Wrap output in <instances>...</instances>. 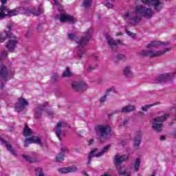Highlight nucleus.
<instances>
[{"mask_svg": "<svg viewBox=\"0 0 176 176\" xmlns=\"http://www.w3.org/2000/svg\"><path fill=\"white\" fill-rule=\"evenodd\" d=\"M168 43L162 41H153L147 44V49H163L164 46H168Z\"/></svg>", "mask_w": 176, "mask_h": 176, "instance_id": "17", "label": "nucleus"}, {"mask_svg": "<svg viewBox=\"0 0 176 176\" xmlns=\"http://www.w3.org/2000/svg\"><path fill=\"white\" fill-rule=\"evenodd\" d=\"M122 35H123V32H118L116 34V36H122Z\"/></svg>", "mask_w": 176, "mask_h": 176, "instance_id": "48", "label": "nucleus"}, {"mask_svg": "<svg viewBox=\"0 0 176 176\" xmlns=\"http://www.w3.org/2000/svg\"><path fill=\"white\" fill-rule=\"evenodd\" d=\"M36 176H45V172L41 168H36Z\"/></svg>", "mask_w": 176, "mask_h": 176, "instance_id": "35", "label": "nucleus"}, {"mask_svg": "<svg viewBox=\"0 0 176 176\" xmlns=\"http://www.w3.org/2000/svg\"><path fill=\"white\" fill-rule=\"evenodd\" d=\"M150 176H156V175L155 174H152Z\"/></svg>", "mask_w": 176, "mask_h": 176, "instance_id": "53", "label": "nucleus"}, {"mask_svg": "<svg viewBox=\"0 0 176 176\" xmlns=\"http://www.w3.org/2000/svg\"><path fill=\"white\" fill-rule=\"evenodd\" d=\"M68 129V124L65 121H59L55 126L54 131L59 141L65 137V130Z\"/></svg>", "mask_w": 176, "mask_h": 176, "instance_id": "6", "label": "nucleus"}, {"mask_svg": "<svg viewBox=\"0 0 176 176\" xmlns=\"http://www.w3.org/2000/svg\"><path fill=\"white\" fill-rule=\"evenodd\" d=\"M128 122H129V120H124L123 124L126 125V124H127Z\"/></svg>", "mask_w": 176, "mask_h": 176, "instance_id": "50", "label": "nucleus"}, {"mask_svg": "<svg viewBox=\"0 0 176 176\" xmlns=\"http://www.w3.org/2000/svg\"><path fill=\"white\" fill-rule=\"evenodd\" d=\"M22 157L23 159H25V160H27L28 162H34L32 160V158H31V157L28 156V155H22Z\"/></svg>", "mask_w": 176, "mask_h": 176, "instance_id": "40", "label": "nucleus"}, {"mask_svg": "<svg viewBox=\"0 0 176 176\" xmlns=\"http://www.w3.org/2000/svg\"><path fill=\"white\" fill-rule=\"evenodd\" d=\"M63 78H67L68 76H71V71H69V68L67 67L65 71L63 74Z\"/></svg>", "mask_w": 176, "mask_h": 176, "instance_id": "36", "label": "nucleus"}, {"mask_svg": "<svg viewBox=\"0 0 176 176\" xmlns=\"http://www.w3.org/2000/svg\"><path fill=\"white\" fill-rule=\"evenodd\" d=\"M91 5V0H84L83 6L85 8H89Z\"/></svg>", "mask_w": 176, "mask_h": 176, "instance_id": "37", "label": "nucleus"}, {"mask_svg": "<svg viewBox=\"0 0 176 176\" xmlns=\"http://www.w3.org/2000/svg\"><path fill=\"white\" fill-rule=\"evenodd\" d=\"M94 143V139H90V140L88 141V144H89V145H93Z\"/></svg>", "mask_w": 176, "mask_h": 176, "instance_id": "45", "label": "nucleus"}, {"mask_svg": "<svg viewBox=\"0 0 176 176\" xmlns=\"http://www.w3.org/2000/svg\"><path fill=\"white\" fill-rule=\"evenodd\" d=\"M122 74L126 78H133V76H134L133 65H126L122 69Z\"/></svg>", "mask_w": 176, "mask_h": 176, "instance_id": "19", "label": "nucleus"}, {"mask_svg": "<svg viewBox=\"0 0 176 176\" xmlns=\"http://www.w3.org/2000/svg\"><path fill=\"white\" fill-rule=\"evenodd\" d=\"M8 56V52L3 50L1 52L0 54V60H3V58H5L6 57Z\"/></svg>", "mask_w": 176, "mask_h": 176, "instance_id": "39", "label": "nucleus"}, {"mask_svg": "<svg viewBox=\"0 0 176 176\" xmlns=\"http://www.w3.org/2000/svg\"><path fill=\"white\" fill-rule=\"evenodd\" d=\"M93 35V29L90 28L89 29L86 33L85 36L82 37L80 41L77 42V46L78 49L83 48L87 44V42L90 41L91 38V36Z\"/></svg>", "mask_w": 176, "mask_h": 176, "instance_id": "11", "label": "nucleus"}, {"mask_svg": "<svg viewBox=\"0 0 176 176\" xmlns=\"http://www.w3.org/2000/svg\"><path fill=\"white\" fill-rule=\"evenodd\" d=\"M109 148H111V145L104 146L100 151H98V148L93 149L88 157L87 165L89 166L91 163V157H101V156H103L104 153H107L109 151Z\"/></svg>", "mask_w": 176, "mask_h": 176, "instance_id": "9", "label": "nucleus"}, {"mask_svg": "<svg viewBox=\"0 0 176 176\" xmlns=\"http://www.w3.org/2000/svg\"><path fill=\"white\" fill-rule=\"evenodd\" d=\"M49 103L45 102L41 105H40L35 111L34 116L36 118V119H39L41 116H42V113L45 112L47 113V116H49V118L53 116L54 115V112L52 111L48 107Z\"/></svg>", "mask_w": 176, "mask_h": 176, "instance_id": "7", "label": "nucleus"}, {"mask_svg": "<svg viewBox=\"0 0 176 176\" xmlns=\"http://www.w3.org/2000/svg\"><path fill=\"white\" fill-rule=\"evenodd\" d=\"M58 171L60 174H68L69 173H75L78 171V168L75 166L65 167L58 169Z\"/></svg>", "mask_w": 176, "mask_h": 176, "instance_id": "23", "label": "nucleus"}, {"mask_svg": "<svg viewBox=\"0 0 176 176\" xmlns=\"http://www.w3.org/2000/svg\"><path fill=\"white\" fill-rule=\"evenodd\" d=\"M118 60H121L122 61H126L127 60V57L124 54H119L117 56Z\"/></svg>", "mask_w": 176, "mask_h": 176, "instance_id": "38", "label": "nucleus"}, {"mask_svg": "<svg viewBox=\"0 0 176 176\" xmlns=\"http://www.w3.org/2000/svg\"><path fill=\"white\" fill-rule=\"evenodd\" d=\"M174 74H161L157 78V82H166V80H171Z\"/></svg>", "mask_w": 176, "mask_h": 176, "instance_id": "24", "label": "nucleus"}, {"mask_svg": "<svg viewBox=\"0 0 176 176\" xmlns=\"http://www.w3.org/2000/svg\"><path fill=\"white\" fill-rule=\"evenodd\" d=\"M129 159V155H117L114 157V164L116 166V168L120 174H122V170L124 168V167L121 166L120 164L123 163V162H126Z\"/></svg>", "mask_w": 176, "mask_h": 176, "instance_id": "13", "label": "nucleus"}, {"mask_svg": "<svg viewBox=\"0 0 176 176\" xmlns=\"http://www.w3.org/2000/svg\"><path fill=\"white\" fill-rule=\"evenodd\" d=\"M13 74L14 72L10 73L8 72V69H6L3 63H0V80L1 82H8Z\"/></svg>", "mask_w": 176, "mask_h": 176, "instance_id": "12", "label": "nucleus"}, {"mask_svg": "<svg viewBox=\"0 0 176 176\" xmlns=\"http://www.w3.org/2000/svg\"><path fill=\"white\" fill-rule=\"evenodd\" d=\"M6 32V36L0 35V43L5 42L6 38H10L8 41L6 43V47L10 51L13 52L16 47H17V38L14 34H10L8 32Z\"/></svg>", "mask_w": 176, "mask_h": 176, "instance_id": "4", "label": "nucleus"}, {"mask_svg": "<svg viewBox=\"0 0 176 176\" xmlns=\"http://www.w3.org/2000/svg\"><path fill=\"white\" fill-rule=\"evenodd\" d=\"M122 145H124V141L121 142Z\"/></svg>", "mask_w": 176, "mask_h": 176, "instance_id": "52", "label": "nucleus"}, {"mask_svg": "<svg viewBox=\"0 0 176 176\" xmlns=\"http://www.w3.org/2000/svg\"><path fill=\"white\" fill-rule=\"evenodd\" d=\"M126 32L129 36H131V38H135L136 36L135 34L129 31L127 29L126 30Z\"/></svg>", "mask_w": 176, "mask_h": 176, "instance_id": "41", "label": "nucleus"}, {"mask_svg": "<svg viewBox=\"0 0 176 176\" xmlns=\"http://www.w3.org/2000/svg\"><path fill=\"white\" fill-rule=\"evenodd\" d=\"M94 58H95V60H97L98 58V57L97 56H94Z\"/></svg>", "mask_w": 176, "mask_h": 176, "instance_id": "51", "label": "nucleus"}, {"mask_svg": "<svg viewBox=\"0 0 176 176\" xmlns=\"http://www.w3.org/2000/svg\"><path fill=\"white\" fill-rule=\"evenodd\" d=\"M52 79H53V80H55V81L58 80V74L54 75L52 76Z\"/></svg>", "mask_w": 176, "mask_h": 176, "instance_id": "44", "label": "nucleus"}, {"mask_svg": "<svg viewBox=\"0 0 176 176\" xmlns=\"http://www.w3.org/2000/svg\"><path fill=\"white\" fill-rule=\"evenodd\" d=\"M159 104H160V102H154L153 104H146V105L142 107V111H148V109H149V108H152V107H155V105H157Z\"/></svg>", "mask_w": 176, "mask_h": 176, "instance_id": "33", "label": "nucleus"}, {"mask_svg": "<svg viewBox=\"0 0 176 176\" xmlns=\"http://www.w3.org/2000/svg\"><path fill=\"white\" fill-rule=\"evenodd\" d=\"M140 164H141V160L140 158H137L133 162V168L135 171H138V170H140Z\"/></svg>", "mask_w": 176, "mask_h": 176, "instance_id": "32", "label": "nucleus"}, {"mask_svg": "<svg viewBox=\"0 0 176 176\" xmlns=\"http://www.w3.org/2000/svg\"><path fill=\"white\" fill-rule=\"evenodd\" d=\"M28 107V101L24 98H20L18 99L17 102L15 104V109L16 112H21L25 109V107Z\"/></svg>", "mask_w": 176, "mask_h": 176, "instance_id": "16", "label": "nucleus"}, {"mask_svg": "<svg viewBox=\"0 0 176 176\" xmlns=\"http://www.w3.org/2000/svg\"><path fill=\"white\" fill-rule=\"evenodd\" d=\"M118 174L120 175H123V176H131V172H130V170H129L124 168L123 170H121V173L120 172H118Z\"/></svg>", "mask_w": 176, "mask_h": 176, "instance_id": "34", "label": "nucleus"}, {"mask_svg": "<svg viewBox=\"0 0 176 176\" xmlns=\"http://www.w3.org/2000/svg\"><path fill=\"white\" fill-rule=\"evenodd\" d=\"M1 2L2 5H6L8 3V0H0Z\"/></svg>", "mask_w": 176, "mask_h": 176, "instance_id": "47", "label": "nucleus"}, {"mask_svg": "<svg viewBox=\"0 0 176 176\" xmlns=\"http://www.w3.org/2000/svg\"><path fill=\"white\" fill-rule=\"evenodd\" d=\"M106 41L109 46H110L111 49H113V47H116L118 45H124V43H123V41L120 40H113L112 37H111V36L109 35H107L106 36Z\"/></svg>", "mask_w": 176, "mask_h": 176, "instance_id": "18", "label": "nucleus"}, {"mask_svg": "<svg viewBox=\"0 0 176 176\" xmlns=\"http://www.w3.org/2000/svg\"><path fill=\"white\" fill-rule=\"evenodd\" d=\"M77 56H78V57H79L80 58L81 57H83V56H85V50H80V52H78Z\"/></svg>", "mask_w": 176, "mask_h": 176, "instance_id": "42", "label": "nucleus"}, {"mask_svg": "<svg viewBox=\"0 0 176 176\" xmlns=\"http://www.w3.org/2000/svg\"><path fill=\"white\" fill-rule=\"evenodd\" d=\"M94 69H95V67L93 66H89L88 67V72H91V71H93Z\"/></svg>", "mask_w": 176, "mask_h": 176, "instance_id": "46", "label": "nucleus"}, {"mask_svg": "<svg viewBox=\"0 0 176 176\" xmlns=\"http://www.w3.org/2000/svg\"><path fill=\"white\" fill-rule=\"evenodd\" d=\"M7 28H8V30L4 31V33H3L4 34L1 33L0 35H2V36H6V32L8 33V35H13V34H11L10 32V30H12V28H13V23H10L7 24Z\"/></svg>", "mask_w": 176, "mask_h": 176, "instance_id": "30", "label": "nucleus"}, {"mask_svg": "<svg viewBox=\"0 0 176 176\" xmlns=\"http://www.w3.org/2000/svg\"><path fill=\"white\" fill-rule=\"evenodd\" d=\"M68 38L69 39H70V41H74V39L75 38V35H74V34H69Z\"/></svg>", "mask_w": 176, "mask_h": 176, "instance_id": "43", "label": "nucleus"}, {"mask_svg": "<svg viewBox=\"0 0 176 176\" xmlns=\"http://www.w3.org/2000/svg\"><path fill=\"white\" fill-rule=\"evenodd\" d=\"M160 140H161V141H164V140H166V137H164V136H161V137L160 138Z\"/></svg>", "mask_w": 176, "mask_h": 176, "instance_id": "49", "label": "nucleus"}, {"mask_svg": "<svg viewBox=\"0 0 176 176\" xmlns=\"http://www.w3.org/2000/svg\"><path fill=\"white\" fill-rule=\"evenodd\" d=\"M4 10L6 12V14H7V16H10V17H13V16H17L19 14H23V13L25 14V8H16L14 10H9L8 7L4 6Z\"/></svg>", "mask_w": 176, "mask_h": 176, "instance_id": "14", "label": "nucleus"}, {"mask_svg": "<svg viewBox=\"0 0 176 176\" xmlns=\"http://www.w3.org/2000/svg\"><path fill=\"white\" fill-rule=\"evenodd\" d=\"M133 111H135V107L133 105H128L118 110V112H121L122 113H127L129 112H133Z\"/></svg>", "mask_w": 176, "mask_h": 176, "instance_id": "25", "label": "nucleus"}, {"mask_svg": "<svg viewBox=\"0 0 176 176\" xmlns=\"http://www.w3.org/2000/svg\"><path fill=\"white\" fill-rule=\"evenodd\" d=\"M141 137H142V131H139L136 133L135 138L133 140L134 149L140 148V144H141Z\"/></svg>", "mask_w": 176, "mask_h": 176, "instance_id": "22", "label": "nucleus"}, {"mask_svg": "<svg viewBox=\"0 0 176 176\" xmlns=\"http://www.w3.org/2000/svg\"><path fill=\"white\" fill-rule=\"evenodd\" d=\"M7 14L5 12V5H1L0 7V20H2L6 17Z\"/></svg>", "mask_w": 176, "mask_h": 176, "instance_id": "31", "label": "nucleus"}, {"mask_svg": "<svg viewBox=\"0 0 176 176\" xmlns=\"http://www.w3.org/2000/svg\"><path fill=\"white\" fill-rule=\"evenodd\" d=\"M140 1L144 5H151L155 12H160L163 9L162 0H137Z\"/></svg>", "mask_w": 176, "mask_h": 176, "instance_id": "10", "label": "nucleus"}, {"mask_svg": "<svg viewBox=\"0 0 176 176\" xmlns=\"http://www.w3.org/2000/svg\"><path fill=\"white\" fill-rule=\"evenodd\" d=\"M171 48H166L164 50L160 51H152L151 50H142L137 52V56H140L141 57H160V56H163L166 54L167 52H170Z\"/></svg>", "mask_w": 176, "mask_h": 176, "instance_id": "5", "label": "nucleus"}, {"mask_svg": "<svg viewBox=\"0 0 176 176\" xmlns=\"http://www.w3.org/2000/svg\"><path fill=\"white\" fill-rule=\"evenodd\" d=\"M95 131L96 133V137L100 142H104L106 140H108L112 131L111 126L107 124H98L95 126Z\"/></svg>", "mask_w": 176, "mask_h": 176, "instance_id": "3", "label": "nucleus"}, {"mask_svg": "<svg viewBox=\"0 0 176 176\" xmlns=\"http://www.w3.org/2000/svg\"><path fill=\"white\" fill-rule=\"evenodd\" d=\"M23 135L24 137H30L32 135V129L26 125L23 130Z\"/></svg>", "mask_w": 176, "mask_h": 176, "instance_id": "29", "label": "nucleus"}, {"mask_svg": "<svg viewBox=\"0 0 176 176\" xmlns=\"http://www.w3.org/2000/svg\"><path fill=\"white\" fill-rule=\"evenodd\" d=\"M168 118V114H164L162 116L156 117L153 120V129L157 133H160L163 131V124L162 122H166Z\"/></svg>", "mask_w": 176, "mask_h": 176, "instance_id": "8", "label": "nucleus"}, {"mask_svg": "<svg viewBox=\"0 0 176 176\" xmlns=\"http://www.w3.org/2000/svg\"><path fill=\"white\" fill-rule=\"evenodd\" d=\"M110 93H116V90H115V89L113 87L108 89L107 90L106 95L101 97L100 99V102L101 104H102V103L105 102V101H107V97H108V96H109Z\"/></svg>", "mask_w": 176, "mask_h": 176, "instance_id": "26", "label": "nucleus"}, {"mask_svg": "<svg viewBox=\"0 0 176 176\" xmlns=\"http://www.w3.org/2000/svg\"><path fill=\"white\" fill-rule=\"evenodd\" d=\"M153 13V10L150 7L138 6L135 8V12H125L124 14H123L122 18L126 23H128V24L135 25V24H138L139 21H141L142 17L152 19Z\"/></svg>", "mask_w": 176, "mask_h": 176, "instance_id": "1", "label": "nucleus"}, {"mask_svg": "<svg viewBox=\"0 0 176 176\" xmlns=\"http://www.w3.org/2000/svg\"><path fill=\"white\" fill-rule=\"evenodd\" d=\"M54 2L56 6H57L58 10L61 12L60 16L55 17L56 20H59L60 23H69V24L76 23V18L74 17L72 15L64 13V8L61 5L63 0H54Z\"/></svg>", "mask_w": 176, "mask_h": 176, "instance_id": "2", "label": "nucleus"}, {"mask_svg": "<svg viewBox=\"0 0 176 176\" xmlns=\"http://www.w3.org/2000/svg\"><path fill=\"white\" fill-rule=\"evenodd\" d=\"M0 141H1V142L5 144L8 151H10L12 155H13L14 156H17V153H16V152L14 151V150H13V148H12V146L9 144V143H8L6 141H5V140L1 138H0Z\"/></svg>", "mask_w": 176, "mask_h": 176, "instance_id": "28", "label": "nucleus"}, {"mask_svg": "<svg viewBox=\"0 0 176 176\" xmlns=\"http://www.w3.org/2000/svg\"><path fill=\"white\" fill-rule=\"evenodd\" d=\"M60 151L61 152L56 157V162H63V160H64V153L68 152V149L67 147H62Z\"/></svg>", "mask_w": 176, "mask_h": 176, "instance_id": "27", "label": "nucleus"}, {"mask_svg": "<svg viewBox=\"0 0 176 176\" xmlns=\"http://www.w3.org/2000/svg\"><path fill=\"white\" fill-rule=\"evenodd\" d=\"M30 144H38V145H41L42 142L41 141V138L38 136H32L27 138L25 140V146H28Z\"/></svg>", "mask_w": 176, "mask_h": 176, "instance_id": "21", "label": "nucleus"}, {"mask_svg": "<svg viewBox=\"0 0 176 176\" xmlns=\"http://www.w3.org/2000/svg\"><path fill=\"white\" fill-rule=\"evenodd\" d=\"M72 87H73L74 90H76V91H80V90L86 89L87 85L86 82L80 81H73L72 82Z\"/></svg>", "mask_w": 176, "mask_h": 176, "instance_id": "20", "label": "nucleus"}, {"mask_svg": "<svg viewBox=\"0 0 176 176\" xmlns=\"http://www.w3.org/2000/svg\"><path fill=\"white\" fill-rule=\"evenodd\" d=\"M42 13H43V8H42V6L33 9L25 8V14H26V16H41Z\"/></svg>", "mask_w": 176, "mask_h": 176, "instance_id": "15", "label": "nucleus"}]
</instances>
